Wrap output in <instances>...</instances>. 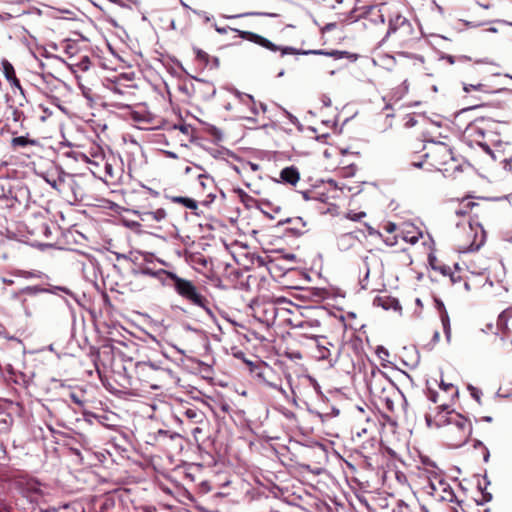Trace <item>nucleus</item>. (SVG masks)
<instances>
[{"label": "nucleus", "mask_w": 512, "mask_h": 512, "mask_svg": "<svg viewBox=\"0 0 512 512\" xmlns=\"http://www.w3.org/2000/svg\"><path fill=\"white\" fill-rule=\"evenodd\" d=\"M175 420L183 432L190 433L196 442L204 441L210 428L206 414L197 407H183Z\"/></svg>", "instance_id": "nucleus-1"}, {"label": "nucleus", "mask_w": 512, "mask_h": 512, "mask_svg": "<svg viewBox=\"0 0 512 512\" xmlns=\"http://www.w3.org/2000/svg\"><path fill=\"white\" fill-rule=\"evenodd\" d=\"M371 395L390 413L395 412V402L402 397L400 391L381 371L373 372L368 380Z\"/></svg>", "instance_id": "nucleus-2"}, {"label": "nucleus", "mask_w": 512, "mask_h": 512, "mask_svg": "<svg viewBox=\"0 0 512 512\" xmlns=\"http://www.w3.org/2000/svg\"><path fill=\"white\" fill-rule=\"evenodd\" d=\"M456 233L457 250L460 253L478 250L485 242V232L480 224L467 221L462 226L457 224Z\"/></svg>", "instance_id": "nucleus-3"}, {"label": "nucleus", "mask_w": 512, "mask_h": 512, "mask_svg": "<svg viewBox=\"0 0 512 512\" xmlns=\"http://www.w3.org/2000/svg\"><path fill=\"white\" fill-rule=\"evenodd\" d=\"M385 37H392L400 46H407L416 38L412 23L394 7L391 8L388 17V29Z\"/></svg>", "instance_id": "nucleus-4"}, {"label": "nucleus", "mask_w": 512, "mask_h": 512, "mask_svg": "<svg viewBox=\"0 0 512 512\" xmlns=\"http://www.w3.org/2000/svg\"><path fill=\"white\" fill-rule=\"evenodd\" d=\"M170 374V370L150 362H139L136 365V375L146 388L160 389L170 378Z\"/></svg>", "instance_id": "nucleus-5"}, {"label": "nucleus", "mask_w": 512, "mask_h": 512, "mask_svg": "<svg viewBox=\"0 0 512 512\" xmlns=\"http://www.w3.org/2000/svg\"><path fill=\"white\" fill-rule=\"evenodd\" d=\"M287 306H293V304L286 298L279 297L274 301H262L256 303L253 311L255 317L262 323L270 326L274 324L277 316L284 310L290 312Z\"/></svg>", "instance_id": "nucleus-6"}, {"label": "nucleus", "mask_w": 512, "mask_h": 512, "mask_svg": "<svg viewBox=\"0 0 512 512\" xmlns=\"http://www.w3.org/2000/svg\"><path fill=\"white\" fill-rule=\"evenodd\" d=\"M472 432L471 422L461 414H452V421L446 428V437L454 447L465 444Z\"/></svg>", "instance_id": "nucleus-7"}, {"label": "nucleus", "mask_w": 512, "mask_h": 512, "mask_svg": "<svg viewBox=\"0 0 512 512\" xmlns=\"http://www.w3.org/2000/svg\"><path fill=\"white\" fill-rule=\"evenodd\" d=\"M173 288L180 297L211 314L209 301L198 291L192 281L178 276L175 283H173Z\"/></svg>", "instance_id": "nucleus-8"}, {"label": "nucleus", "mask_w": 512, "mask_h": 512, "mask_svg": "<svg viewBox=\"0 0 512 512\" xmlns=\"http://www.w3.org/2000/svg\"><path fill=\"white\" fill-rule=\"evenodd\" d=\"M234 31L240 33L241 37L244 38V39H247V40H250V41H253L273 52H276V51H280L281 52V55L284 56V55H288V54H303V55H307V54H326L323 50H309V51H299L297 50L296 48H293V47H280V46H277L275 45L274 43H272L271 41H269L268 39L260 36V35H257L255 33H252V32H247V31H239L237 29H234Z\"/></svg>", "instance_id": "nucleus-9"}, {"label": "nucleus", "mask_w": 512, "mask_h": 512, "mask_svg": "<svg viewBox=\"0 0 512 512\" xmlns=\"http://www.w3.org/2000/svg\"><path fill=\"white\" fill-rule=\"evenodd\" d=\"M76 160L89 164L94 176H101L102 164H105L106 157L100 146L92 145L87 152L76 153Z\"/></svg>", "instance_id": "nucleus-10"}, {"label": "nucleus", "mask_w": 512, "mask_h": 512, "mask_svg": "<svg viewBox=\"0 0 512 512\" xmlns=\"http://www.w3.org/2000/svg\"><path fill=\"white\" fill-rule=\"evenodd\" d=\"M452 414L458 413L451 409L448 402H443L435 408L434 412H430L425 415V421L427 426L430 428L448 426L452 421Z\"/></svg>", "instance_id": "nucleus-11"}, {"label": "nucleus", "mask_w": 512, "mask_h": 512, "mask_svg": "<svg viewBox=\"0 0 512 512\" xmlns=\"http://www.w3.org/2000/svg\"><path fill=\"white\" fill-rule=\"evenodd\" d=\"M392 6L387 3H380L378 5L368 7L363 13V25L369 26H383L386 18L388 19Z\"/></svg>", "instance_id": "nucleus-12"}, {"label": "nucleus", "mask_w": 512, "mask_h": 512, "mask_svg": "<svg viewBox=\"0 0 512 512\" xmlns=\"http://www.w3.org/2000/svg\"><path fill=\"white\" fill-rule=\"evenodd\" d=\"M425 157L430 158L432 165L438 169L453 160L450 148L444 143H433L425 154Z\"/></svg>", "instance_id": "nucleus-13"}, {"label": "nucleus", "mask_w": 512, "mask_h": 512, "mask_svg": "<svg viewBox=\"0 0 512 512\" xmlns=\"http://www.w3.org/2000/svg\"><path fill=\"white\" fill-rule=\"evenodd\" d=\"M300 338L312 339L316 342L314 357L319 360H327L329 362L331 359V349L333 347L332 343H330L326 337L317 335V334H308V333H300Z\"/></svg>", "instance_id": "nucleus-14"}, {"label": "nucleus", "mask_w": 512, "mask_h": 512, "mask_svg": "<svg viewBox=\"0 0 512 512\" xmlns=\"http://www.w3.org/2000/svg\"><path fill=\"white\" fill-rule=\"evenodd\" d=\"M465 137L470 141L475 142L488 154H491L489 145L483 141L485 138V129L480 126L477 121L468 125L465 130Z\"/></svg>", "instance_id": "nucleus-15"}, {"label": "nucleus", "mask_w": 512, "mask_h": 512, "mask_svg": "<svg viewBox=\"0 0 512 512\" xmlns=\"http://www.w3.org/2000/svg\"><path fill=\"white\" fill-rule=\"evenodd\" d=\"M236 97L238 98L240 103L248 107L253 116L259 115L260 111H266V105L263 103H257L254 100L253 96L249 94L237 91Z\"/></svg>", "instance_id": "nucleus-16"}, {"label": "nucleus", "mask_w": 512, "mask_h": 512, "mask_svg": "<svg viewBox=\"0 0 512 512\" xmlns=\"http://www.w3.org/2000/svg\"><path fill=\"white\" fill-rule=\"evenodd\" d=\"M300 181V172L297 167L289 166L285 167L280 171L279 180L277 182L282 184H287L291 186H296Z\"/></svg>", "instance_id": "nucleus-17"}, {"label": "nucleus", "mask_w": 512, "mask_h": 512, "mask_svg": "<svg viewBox=\"0 0 512 512\" xmlns=\"http://www.w3.org/2000/svg\"><path fill=\"white\" fill-rule=\"evenodd\" d=\"M2 71L9 82L12 89H18L21 93H23V88L20 84L19 79L16 77V72L13 65L6 59H3L1 62Z\"/></svg>", "instance_id": "nucleus-18"}, {"label": "nucleus", "mask_w": 512, "mask_h": 512, "mask_svg": "<svg viewBox=\"0 0 512 512\" xmlns=\"http://www.w3.org/2000/svg\"><path fill=\"white\" fill-rule=\"evenodd\" d=\"M401 238L410 244H415L422 236V232L412 223H404L400 229Z\"/></svg>", "instance_id": "nucleus-19"}, {"label": "nucleus", "mask_w": 512, "mask_h": 512, "mask_svg": "<svg viewBox=\"0 0 512 512\" xmlns=\"http://www.w3.org/2000/svg\"><path fill=\"white\" fill-rule=\"evenodd\" d=\"M97 177L106 183H114L119 178V171L115 169L114 164L106 158L105 164H102L101 176Z\"/></svg>", "instance_id": "nucleus-20"}, {"label": "nucleus", "mask_w": 512, "mask_h": 512, "mask_svg": "<svg viewBox=\"0 0 512 512\" xmlns=\"http://www.w3.org/2000/svg\"><path fill=\"white\" fill-rule=\"evenodd\" d=\"M23 492L31 501H38V499L43 495V486L36 480H28Z\"/></svg>", "instance_id": "nucleus-21"}, {"label": "nucleus", "mask_w": 512, "mask_h": 512, "mask_svg": "<svg viewBox=\"0 0 512 512\" xmlns=\"http://www.w3.org/2000/svg\"><path fill=\"white\" fill-rule=\"evenodd\" d=\"M373 305L377 307H382L384 310H399L401 309V306L399 304V301L391 297L389 295H381L377 296L373 300Z\"/></svg>", "instance_id": "nucleus-22"}, {"label": "nucleus", "mask_w": 512, "mask_h": 512, "mask_svg": "<svg viewBox=\"0 0 512 512\" xmlns=\"http://www.w3.org/2000/svg\"><path fill=\"white\" fill-rule=\"evenodd\" d=\"M167 217V212L164 208H158L154 211L144 210L139 213V218L142 221H155V222H161L165 220Z\"/></svg>", "instance_id": "nucleus-23"}, {"label": "nucleus", "mask_w": 512, "mask_h": 512, "mask_svg": "<svg viewBox=\"0 0 512 512\" xmlns=\"http://www.w3.org/2000/svg\"><path fill=\"white\" fill-rule=\"evenodd\" d=\"M358 241V237L354 232L343 233L337 238V246L342 251H347Z\"/></svg>", "instance_id": "nucleus-24"}, {"label": "nucleus", "mask_w": 512, "mask_h": 512, "mask_svg": "<svg viewBox=\"0 0 512 512\" xmlns=\"http://www.w3.org/2000/svg\"><path fill=\"white\" fill-rule=\"evenodd\" d=\"M309 386L313 387L317 393H319L320 386L317 381L309 375H304L298 378V384L294 385L290 383L291 391L294 397H297V390L299 386Z\"/></svg>", "instance_id": "nucleus-25"}, {"label": "nucleus", "mask_w": 512, "mask_h": 512, "mask_svg": "<svg viewBox=\"0 0 512 512\" xmlns=\"http://www.w3.org/2000/svg\"><path fill=\"white\" fill-rule=\"evenodd\" d=\"M60 47L63 52L68 56V59L74 61L80 54V48L76 41L64 40L60 43Z\"/></svg>", "instance_id": "nucleus-26"}, {"label": "nucleus", "mask_w": 512, "mask_h": 512, "mask_svg": "<svg viewBox=\"0 0 512 512\" xmlns=\"http://www.w3.org/2000/svg\"><path fill=\"white\" fill-rule=\"evenodd\" d=\"M71 67L76 68L77 71L85 72L89 69L91 65L90 57L86 54L78 55L74 61L69 62Z\"/></svg>", "instance_id": "nucleus-27"}, {"label": "nucleus", "mask_w": 512, "mask_h": 512, "mask_svg": "<svg viewBox=\"0 0 512 512\" xmlns=\"http://www.w3.org/2000/svg\"><path fill=\"white\" fill-rule=\"evenodd\" d=\"M38 144L36 139H31L28 136H18L11 140V147L16 150L18 148H25L27 146H35Z\"/></svg>", "instance_id": "nucleus-28"}, {"label": "nucleus", "mask_w": 512, "mask_h": 512, "mask_svg": "<svg viewBox=\"0 0 512 512\" xmlns=\"http://www.w3.org/2000/svg\"><path fill=\"white\" fill-rule=\"evenodd\" d=\"M167 199H169L173 203L181 204L184 207L190 209V210H196L198 207L197 202L189 197H183V196H166Z\"/></svg>", "instance_id": "nucleus-29"}, {"label": "nucleus", "mask_w": 512, "mask_h": 512, "mask_svg": "<svg viewBox=\"0 0 512 512\" xmlns=\"http://www.w3.org/2000/svg\"><path fill=\"white\" fill-rule=\"evenodd\" d=\"M159 271H163L164 274L156 276V279L159 280L163 286L173 287V283H175L178 275L165 269H159Z\"/></svg>", "instance_id": "nucleus-30"}, {"label": "nucleus", "mask_w": 512, "mask_h": 512, "mask_svg": "<svg viewBox=\"0 0 512 512\" xmlns=\"http://www.w3.org/2000/svg\"><path fill=\"white\" fill-rule=\"evenodd\" d=\"M211 400L212 404L210 408L213 413L217 414V412L220 411L224 414H229L232 411L230 404L225 400Z\"/></svg>", "instance_id": "nucleus-31"}, {"label": "nucleus", "mask_w": 512, "mask_h": 512, "mask_svg": "<svg viewBox=\"0 0 512 512\" xmlns=\"http://www.w3.org/2000/svg\"><path fill=\"white\" fill-rule=\"evenodd\" d=\"M475 205L476 204L473 201L463 199L459 204V207L455 209V214L460 217L467 216Z\"/></svg>", "instance_id": "nucleus-32"}, {"label": "nucleus", "mask_w": 512, "mask_h": 512, "mask_svg": "<svg viewBox=\"0 0 512 512\" xmlns=\"http://www.w3.org/2000/svg\"><path fill=\"white\" fill-rule=\"evenodd\" d=\"M440 392L445 395L446 398H449L450 400H453L455 396L458 394V389L456 386H454L451 383H444L441 382L439 385Z\"/></svg>", "instance_id": "nucleus-33"}, {"label": "nucleus", "mask_w": 512, "mask_h": 512, "mask_svg": "<svg viewBox=\"0 0 512 512\" xmlns=\"http://www.w3.org/2000/svg\"><path fill=\"white\" fill-rule=\"evenodd\" d=\"M441 322H442L443 331H444L446 340L448 343H450V341H451V325H450V319H449L448 313L445 310L441 313Z\"/></svg>", "instance_id": "nucleus-34"}, {"label": "nucleus", "mask_w": 512, "mask_h": 512, "mask_svg": "<svg viewBox=\"0 0 512 512\" xmlns=\"http://www.w3.org/2000/svg\"><path fill=\"white\" fill-rule=\"evenodd\" d=\"M427 398L433 403H443L451 401L449 398H446L441 392L435 391L433 389H428Z\"/></svg>", "instance_id": "nucleus-35"}, {"label": "nucleus", "mask_w": 512, "mask_h": 512, "mask_svg": "<svg viewBox=\"0 0 512 512\" xmlns=\"http://www.w3.org/2000/svg\"><path fill=\"white\" fill-rule=\"evenodd\" d=\"M320 321L319 320H316V319H313V320H307V321H303L299 324V328H301L303 330L302 333H308V334H312L310 331L311 330H315V329H318L320 328Z\"/></svg>", "instance_id": "nucleus-36"}, {"label": "nucleus", "mask_w": 512, "mask_h": 512, "mask_svg": "<svg viewBox=\"0 0 512 512\" xmlns=\"http://www.w3.org/2000/svg\"><path fill=\"white\" fill-rule=\"evenodd\" d=\"M197 178L203 190L211 188V186L213 185V179L207 174L200 173L197 175Z\"/></svg>", "instance_id": "nucleus-37"}, {"label": "nucleus", "mask_w": 512, "mask_h": 512, "mask_svg": "<svg viewBox=\"0 0 512 512\" xmlns=\"http://www.w3.org/2000/svg\"><path fill=\"white\" fill-rule=\"evenodd\" d=\"M135 273L139 275L150 276L153 278H156V276L164 274L163 271L153 270L149 267H140Z\"/></svg>", "instance_id": "nucleus-38"}, {"label": "nucleus", "mask_w": 512, "mask_h": 512, "mask_svg": "<svg viewBox=\"0 0 512 512\" xmlns=\"http://www.w3.org/2000/svg\"><path fill=\"white\" fill-rule=\"evenodd\" d=\"M46 290L45 289H42L38 286H29V287H26L24 289L21 290V293L24 294V295H30V296H33V295H36L40 292H45Z\"/></svg>", "instance_id": "nucleus-39"}, {"label": "nucleus", "mask_w": 512, "mask_h": 512, "mask_svg": "<svg viewBox=\"0 0 512 512\" xmlns=\"http://www.w3.org/2000/svg\"><path fill=\"white\" fill-rule=\"evenodd\" d=\"M345 217L351 221H360L362 218L366 217V213L363 211H361V212L350 211L346 214Z\"/></svg>", "instance_id": "nucleus-40"}, {"label": "nucleus", "mask_w": 512, "mask_h": 512, "mask_svg": "<svg viewBox=\"0 0 512 512\" xmlns=\"http://www.w3.org/2000/svg\"><path fill=\"white\" fill-rule=\"evenodd\" d=\"M383 237V241L388 246H395L398 243V236L396 234H388V236L384 237L382 234H379Z\"/></svg>", "instance_id": "nucleus-41"}, {"label": "nucleus", "mask_w": 512, "mask_h": 512, "mask_svg": "<svg viewBox=\"0 0 512 512\" xmlns=\"http://www.w3.org/2000/svg\"><path fill=\"white\" fill-rule=\"evenodd\" d=\"M484 88H485V85L482 84V83H478L476 85H473V84H464L463 85V90L466 92V93H469L471 92L472 90H477V91H484Z\"/></svg>", "instance_id": "nucleus-42"}, {"label": "nucleus", "mask_w": 512, "mask_h": 512, "mask_svg": "<svg viewBox=\"0 0 512 512\" xmlns=\"http://www.w3.org/2000/svg\"><path fill=\"white\" fill-rule=\"evenodd\" d=\"M512 317V307L504 310L498 318V324H505L508 318Z\"/></svg>", "instance_id": "nucleus-43"}, {"label": "nucleus", "mask_w": 512, "mask_h": 512, "mask_svg": "<svg viewBox=\"0 0 512 512\" xmlns=\"http://www.w3.org/2000/svg\"><path fill=\"white\" fill-rule=\"evenodd\" d=\"M442 59L446 60L449 64H454L456 62V58L451 55H445L442 57ZM470 60V57L468 56H459L457 57V61H468Z\"/></svg>", "instance_id": "nucleus-44"}, {"label": "nucleus", "mask_w": 512, "mask_h": 512, "mask_svg": "<svg viewBox=\"0 0 512 512\" xmlns=\"http://www.w3.org/2000/svg\"><path fill=\"white\" fill-rule=\"evenodd\" d=\"M376 354L377 356L382 360V361H388V357H389V352L386 348H384L383 346H378L377 349H376Z\"/></svg>", "instance_id": "nucleus-45"}, {"label": "nucleus", "mask_w": 512, "mask_h": 512, "mask_svg": "<svg viewBox=\"0 0 512 512\" xmlns=\"http://www.w3.org/2000/svg\"><path fill=\"white\" fill-rule=\"evenodd\" d=\"M194 51L197 59L206 65L208 63L209 55L201 49H194Z\"/></svg>", "instance_id": "nucleus-46"}, {"label": "nucleus", "mask_w": 512, "mask_h": 512, "mask_svg": "<svg viewBox=\"0 0 512 512\" xmlns=\"http://www.w3.org/2000/svg\"><path fill=\"white\" fill-rule=\"evenodd\" d=\"M383 229L387 234H395V232L398 230L397 225L392 222H387L384 224Z\"/></svg>", "instance_id": "nucleus-47"}, {"label": "nucleus", "mask_w": 512, "mask_h": 512, "mask_svg": "<svg viewBox=\"0 0 512 512\" xmlns=\"http://www.w3.org/2000/svg\"><path fill=\"white\" fill-rule=\"evenodd\" d=\"M22 117H23V113L17 109H14V111H13L14 121L19 122L22 120Z\"/></svg>", "instance_id": "nucleus-48"}, {"label": "nucleus", "mask_w": 512, "mask_h": 512, "mask_svg": "<svg viewBox=\"0 0 512 512\" xmlns=\"http://www.w3.org/2000/svg\"><path fill=\"white\" fill-rule=\"evenodd\" d=\"M471 395H472L473 398H475L479 402L481 392L478 389L472 388L471 389Z\"/></svg>", "instance_id": "nucleus-49"}, {"label": "nucleus", "mask_w": 512, "mask_h": 512, "mask_svg": "<svg viewBox=\"0 0 512 512\" xmlns=\"http://www.w3.org/2000/svg\"><path fill=\"white\" fill-rule=\"evenodd\" d=\"M70 397H71L72 401H73L75 404H77V405H79V406H82V405H83V402L80 400V398H79L76 394L72 393V394L70 395Z\"/></svg>", "instance_id": "nucleus-50"}, {"label": "nucleus", "mask_w": 512, "mask_h": 512, "mask_svg": "<svg viewBox=\"0 0 512 512\" xmlns=\"http://www.w3.org/2000/svg\"><path fill=\"white\" fill-rule=\"evenodd\" d=\"M41 229H42V231H43V233H44V235H45L46 237H49V236H50L51 231H50L49 226H48L46 223H44V224L41 226Z\"/></svg>", "instance_id": "nucleus-51"}, {"label": "nucleus", "mask_w": 512, "mask_h": 512, "mask_svg": "<svg viewBox=\"0 0 512 512\" xmlns=\"http://www.w3.org/2000/svg\"><path fill=\"white\" fill-rule=\"evenodd\" d=\"M215 29H216V31L219 34H226L231 28L230 27H218V26H215Z\"/></svg>", "instance_id": "nucleus-52"}, {"label": "nucleus", "mask_w": 512, "mask_h": 512, "mask_svg": "<svg viewBox=\"0 0 512 512\" xmlns=\"http://www.w3.org/2000/svg\"><path fill=\"white\" fill-rule=\"evenodd\" d=\"M219 66V61L217 58H212L211 60V68H217Z\"/></svg>", "instance_id": "nucleus-53"}, {"label": "nucleus", "mask_w": 512, "mask_h": 512, "mask_svg": "<svg viewBox=\"0 0 512 512\" xmlns=\"http://www.w3.org/2000/svg\"><path fill=\"white\" fill-rule=\"evenodd\" d=\"M440 338V333L438 331H435L433 334V341L438 342Z\"/></svg>", "instance_id": "nucleus-54"}, {"label": "nucleus", "mask_w": 512, "mask_h": 512, "mask_svg": "<svg viewBox=\"0 0 512 512\" xmlns=\"http://www.w3.org/2000/svg\"><path fill=\"white\" fill-rule=\"evenodd\" d=\"M511 161H512V159H510V160H505V166H504V167H505V169H509V170H511V164H510V162H511Z\"/></svg>", "instance_id": "nucleus-55"}, {"label": "nucleus", "mask_w": 512, "mask_h": 512, "mask_svg": "<svg viewBox=\"0 0 512 512\" xmlns=\"http://www.w3.org/2000/svg\"><path fill=\"white\" fill-rule=\"evenodd\" d=\"M148 191L149 193L154 196V197H157L159 195V193L151 188H148Z\"/></svg>", "instance_id": "nucleus-56"}, {"label": "nucleus", "mask_w": 512, "mask_h": 512, "mask_svg": "<svg viewBox=\"0 0 512 512\" xmlns=\"http://www.w3.org/2000/svg\"><path fill=\"white\" fill-rule=\"evenodd\" d=\"M250 167H251V169H252L253 171L258 170V168H259L258 164H254V163H250Z\"/></svg>", "instance_id": "nucleus-57"}, {"label": "nucleus", "mask_w": 512, "mask_h": 512, "mask_svg": "<svg viewBox=\"0 0 512 512\" xmlns=\"http://www.w3.org/2000/svg\"><path fill=\"white\" fill-rule=\"evenodd\" d=\"M192 170H193V168H192V167L187 166V167L185 168V173H186V174H189Z\"/></svg>", "instance_id": "nucleus-58"}, {"label": "nucleus", "mask_w": 512, "mask_h": 512, "mask_svg": "<svg viewBox=\"0 0 512 512\" xmlns=\"http://www.w3.org/2000/svg\"><path fill=\"white\" fill-rule=\"evenodd\" d=\"M412 165H413L414 167L420 168V167L422 166V163H421V162H419V163L414 162Z\"/></svg>", "instance_id": "nucleus-59"}, {"label": "nucleus", "mask_w": 512, "mask_h": 512, "mask_svg": "<svg viewBox=\"0 0 512 512\" xmlns=\"http://www.w3.org/2000/svg\"><path fill=\"white\" fill-rule=\"evenodd\" d=\"M407 90H408V86L406 85V81H404V83H403V91L407 92Z\"/></svg>", "instance_id": "nucleus-60"}, {"label": "nucleus", "mask_w": 512, "mask_h": 512, "mask_svg": "<svg viewBox=\"0 0 512 512\" xmlns=\"http://www.w3.org/2000/svg\"><path fill=\"white\" fill-rule=\"evenodd\" d=\"M464 286H465V288H466L467 290L469 289V285H468V283H467V282H465V283H464Z\"/></svg>", "instance_id": "nucleus-61"}, {"label": "nucleus", "mask_w": 512, "mask_h": 512, "mask_svg": "<svg viewBox=\"0 0 512 512\" xmlns=\"http://www.w3.org/2000/svg\"><path fill=\"white\" fill-rule=\"evenodd\" d=\"M485 501H490L491 500V496L489 495L488 497L485 496Z\"/></svg>", "instance_id": "nucleus-62"}]
</instances>
